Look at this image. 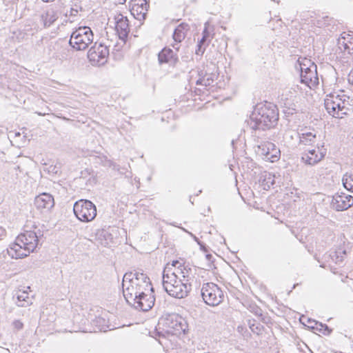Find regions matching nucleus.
Wrapping results in <instances>:
<instances>
[{
  "mask_svg": "<svg viewBox=\"0 0 353 353\" xmlns=\"http://www.w3.org/2000/svg\"><path fill=\"white\" fill-rule=\"evenodd\" d=\"M346 254V251L342 249H339L334 252H332L329 254V257L335 263H340L343 261L344 256Z\"/></svg>",
  "mask_w": 353,
  "mask_h": 353,
  "instance_id": "nucleus-26",
  "label": "nucleus"
},
{
  "mask_svg": "<svg viewBox=\"0 0 353 353\" xmlns=\"http://www.w3.org/2000/svg\"><path fill=\"white\" fill-rule=\"evenodd\" d=\"M202 34H203V36L200 40V43H205V41L210 37V32H208V28L206 27V26H205V28L203 31Z\"/></svg>",
  "mask_w": 353,
  "mask_h": 353,
  "instance_id": "nucleus-32",
  "label": "nucleus"
},
{
  "mask_svg": "<svg viewBox=\"0 0 353 353\" xmlns=\"http://www.w3.org/2000/svg\"><path fill=\"white\" fill-rule=\"evenodd\" d=\"M342 181L343 186L346 189L353 192V174L346 173L344 174Z\"/></svg>",
  "mask_w": 353,
  "mask_h": 353,
  "instance_id": "nucleus-28",
  "label": "nucleus"
},
{
  "mask_svg": "<svg viewBox=\"0 0 353 353\" xmlns=\"http://www.w3.org/2000/svg\"><path fill=\"white\" fill-rule=\"evenodd\" d=\"M44 170L48 172L49 174H57L59 172V168L57 165H50L48 167L44 168Z\"/></svg>",
  "mask_w": 353,
  "mask_h": 353,
  "instance_id": "nucleus-30",
  "label": "nucleus"
},
{
  "mask_svg": "<svg viewBox=\"0 0 353 353\" xmlns=\"http://www.w3.org/2000/svg\"><path fill=\"white\" fill-rule=\"evenodd\" d=\"M44 27L50 26L57 19L54 10H48L41 16Z\"/></svg>",
  "mask_w": 353,
  "mask_h": 353,
  "instance_id": "nucleus-24",
  "label": "nucleus"
},
{
  "mask_svg": "<svg viewBox=\"0 0 353 353\" xmlns=\"http://www.w3.org/2000/svg\"><path fill=\"white\" fill-rule=\"evenodd\" d=\"M319 326L321 327V328L319 329V331H322L323 329L324 330L323 331V333L324 334L330 333L331 330H330V328L328 327V326L327 325L320 323Z\"/></svg>",
  "mask_w": 353,
  "mask_h": 353,
  "instance_id": "nucleus-35",
  "label": "nucleus"
},
{
  "mask_svg": "<svg viewBox=\"0 0 353 353\" xmlns=\"http://www.w3.org/2000/svg\"><path fill=\"white\" fill-rule=\"evenodd\" d=\"M12 327L14 330L19 331L23 329V323L20 320H14L12 322Z\"/></svg>",
  "mask_w": 353,
  "mask_h": 353,
  "instance_id": "nucleus-31",
  "label": "nucleus"
},
{
  "mask_svg": "<svg viewBox=\"0 0 353 353\" xmlns=\"http://www.w3.org/2000/svg\"><path fill=\"white\" fill-rule=\"evenodd\" d=\"M93 38L92 31L89 27H79L72 32L69 44L76 50H84L92 43Z\"/></svg>",
  "mask_w": 353,
  "mask_h": 353,
  "instance_id": "nucleus-5",
  "label": "nucleus"
},
{
  "mask_svg": "<svg viewBox=\"0 0 353 353\" xmlns=\"http://www.w3.org/2000/svg\"><path fill=\"white\" fill-rule=\"evenodd\" d=\"M189 30V26L187 23H182L179 24L174 30L172 37L175 43L172 44V47L176 50L179 49V43H181L185 37L187 32Z\"/></svg>",
  "mask_w": 353,
  "mask_h": 353,
  "instance_id": "nucleus-19",
  "label": "nucleus"
},
{
  "mask_svg": "<svg viewBox=\"0 0 353 353\" xmlns=\"http://www.w3.org/2000/svg\"><path fill=\"white\" fill-rule=\"evenodd\" d=\"M172 267L167 264L163 272V287L166 292L171 296L177 299L186 297L192 290V285L185 283L174 275L170 274Z\"/></svg>",
  "mask_w": 353,
  "mask_h": 353,
  "instance_id": "nucleus-4",
  "label": "nucleus"
},
{
  "mask_svg": "<svg viewBox=\"0 0 353 353\" xmlns=\"http://www.w3.org/2000/svg\"><path fill=\"white\" fill-rule=\"evenodd\" d=\"M39 245V236L34 230H24L8 248V254L13 259H23L34 252Z\"/></svg>",
  "mask_w": 353,
  "mask_h": 353,
  "instance_id": "nucleus-3",
  "label": "nucleus"
},
{
  "mask_svg": "<svg viewBox=\"0 0 353 353\" xmlns=\"http://www.w3.org/2000/svg\"><path fill=\"white\" fill-rule=\"evenodd\" d=\"M159 62L162 63H170V65H174L178 57L176 54L170 48H163L158 54Z\"/></svg>",
  "mask_w": 353,
  "mask_h": 353,
  "instance_id": "nucleus-21",
  "label": "nucleus"
},
{
  "mask_svg": "<svg viewBox=\"0 0 353 353\" xmlns=\"http://www.w3.org/2000/svg\"><path fill=\"white\" fill-rule=\"evenodd\" d=\"M279 119L276 106L270 103L258 104L248 121L251 129L266 130L274 128Z\"/></svg>",
  "mask_w": 353,
  "mask_h": 353,
  "instance_id": "nucleus-2",
  "label": "nucleus"
},
{
  "mask_svg": "<svg viewBox=\"0 0 353 353\" xmlns=\"http://www.w3.org/2000/svg\"><path fill=\"white\" fill-rule=\"evenodd\" d=\"M32 303V299L29 296L27 291L19 290L17 293L16 304L19 307H28Z\"/></svg>",
  "mask_w": 353,
  "mask_h": 353,
  "instance_id": "nucleus-23",
  "label": "nucleus"
},
{
  "mask_svg": "<svg viewBox=\"0 0 353 353\" xmlns=\"http://www.w3.org/2000/svg\"><path fill=\"white\" fill-rule=\"evenodd\" d=\"M159 323L162 324L168 332L174 334L184 333L188 327L185 319L175 313L165 315L160 320Z\"/></svg>",
  "mask_w": 353,
  "mask_h": 353,
  "instance_id": "nucleus-8",
  "label": "nucleus"
},
{
  "mask_svg": "<svg viewBox=\"0 0 353 353\" xmlns=\"http://www.w3.org/2000/svg\"><path fill=\"white\" fill-rule=\"evenodd\" d=\"M172 267V272L170 274L174 275L185 283H191L192 280V268L185 265L184 263L179 261H173L172 263H168Z\"/></svg>",
  "mask_w": 353,
  "mask_h": 353,
  "instance_id": "nucleus-11",
  "label": "nucleus"
},
{
  "mask_svg": "<svg viewBox=\"0 0 353 353\" xmlns=\"http://www.w3.org/2000/svg\"><path fill=\"white\" fill-rule=\"evenodd\" d=\"M347 80L350 84L353 85V69L349 73L347 76Z\"/></svg>",
  "mask_w": 353,
  "mask_h": 353,
  "instance_id": "nucleus-37",
  "label": "nucleus"
},
{
  "mask_svg": "<svg viewBox=\"0 0 353 353\" xmlns=\"http://www.w3.org/2000/svg\"><path fill=\"white\" fill-rule=\"evenodd\" d=\"M73 211L77 218L83 222H90L97 216L96 205L90 200L80 199L76 201Z\"/></svg>",
  "mask_w": 353,
  "mask_h": 353,
  "instance_id": "nucleus-6",
  "label": "nucleus"
},
{
  "mask_svg": "<svg viewBox=\"0 0 353 353\" xmlns=\"http://www.w3.org/2000/svg\"><path fill=\"white\" fill-rule=\"evenodd\" d=\"M299 67L301 73H303V71H308L309 69H316V65L313 63L310 59H303L301 61H299Z\"/></svg>",
  "mask_w": 353,
  "mask_h": 353,
  "instance_id": "nucleus-27",
  "label": "nucleus"
},
{
  "mask_svg": "<svg viewBox=\"0 0 353 353\" xmlns=\"http://www.w3.org/2000/svg\"><path fill=\"white\" fill-rule=\"evenodd\" d=\"M37 114L38 115H40V116H44V115H46V113H42V112H37Z\"/></svg>",
  "mask_w": 353,
  "mask_h": 353,
  "instance_id": "nucleus-43",
  "label": "nucleus"
},
{
  "mask_svg": "<svg viewBox=\"0 0 353 353\" xmlns=\"http://www.w3.org/2000/svg\"><path fill=\"white\" fill-rule=\"evenodd\" d=\"M205 44V43H200V41H199V43L197 45V49L196 50V54H203L205 51V48H203V46Z\"/></svg>",
  "mask_w": 353,
  "mask_h": 353,
  "instance_id": "nucleus-34",
  "label": "nucleus"
},
{
  "mask_svg": "<svg viewBox=\"0 0 353 353\" xmlns=\"http://www.w3.org/2000/svg\"><path fill=\"white\" fill-rule=\"evenodd\" d=\"M316 134L314 130L312 131H304L299 133V142L300 144L305 145H313L316 142Z\"/></svg>",
  "mask_w": 353,
  "mask_h": 353,
  "instance_id": "nucleus-22",
  "label": "nucleus"
},
{
  "mask_svg": "<svg viewBox=\"0 0 353 353\" xmlns=\"http://www.w3.org/2000/svg\"><path fill=\"white\" fill-rule=\"evenodd\" d=\"M333 208L337 211H343L353 205V196L345 193L336 194L331 203Z\"/></svg>",
  "mask_w": 353,
  "mask_h": 353,
  "instance_id": "nucleus-14",
  "label": "nucleus"
},
{
  "mask_svg": "<svg viewBox=\"0 0 353 353\" xmlns=\"http://www.w3.org/2000/svg\"><path fill=\"white\" fill-rule=\"evenodd\" d=\"M116 30L119 34V39L125 41L130 32L128 19L126 17L119 14L115 17Z\"/></svg>",
  "mask_w": 353,
  "mask_h": 353,
  "instance_id": "nucleus-18",
  "label": "nucleus"
},
{
  "mask_svg": "<svg viewBox=\"0 0 353 353\" xmlns=\"http://www.w3.org/2000/svg\"><path fill=\"white\" fill-rule=\"evenodd\" d=\"M199 76L201 77L196 80V85H202L205 87L209 86L212 85V83L214 82V74H205L203 75V72H201V74H199Z\"/></svg>",
  "mask_w": 353,
  "mask_h": 353,
  "instance_id": "nucleus-25",
  "label": "nucleus"
},
{
  "mask_svg": "<svg viewBox=\"0 0 353 353\" xmlns=\"http://www.w3.org/2000/svg\"><path fill=\"white\" fill-rule=\"evenodd\" d=\"M108 165L110 167H112L113 170H117V171H119L120 170V166L114 163H112L111 161H108Z\"/></svg>",
  "mask_w": 353,
  "mask_h": 353,
  "instance_id": "nucleus-36",
  "label": "nucleus"
},
{
  "mask_svg": "<svg viewBox=\"0 0 353 353\" xmlns=\"http://www.w3.org/2000/svg\"><path fill=\"white\" fill-rule=\"evenodd\" d=\"M123 294L128 303H132L137 296L152 291V287L149 277L143 272H126L122 281Z\"/></svg>",
  "mask_w": 353,
  "mask_h": 353,
  "instance_id": "nucleus-1",
  "label": "nucleus"
},
{
  "mask_svg": "<svg viewBox=\"0 0 353 353\" xmlns=\"http://www.w3.org/2000/svg\"><path fill=\"white\" fill-rule=\"evenodd\" d=\"M109 55L108 48L103 43H95L88 50V57L92 65H103Z\"/></svg>",
  "mask_w": 353,
  "mask_h": 353,
  "instance_id": "nucleus-10",
  "label": "nucleus"
},
{
  "mask_svg": "<svg viewBox=\"0 0 353 353\" xmlns=\"http://www.w3.org/2000/svg\"><path fill=\"white\" fill-rule=\"evenodd\" d=\"M108 234V232H105V230H98L97 234H96V236H95V239L97 241H99V243L101 245H103V246H107L108 245V242H106L105 241H103V238H105V236Z\"/></svg>",
  "mask_w": 353,
  "mask_h": 353,
  "instance_id": "nucleus-29",
  "label": "nucleus"
},
{
  "mask_svg": "<svg viewBox=\"0 0 353 353\" xmlns=\"http://www.w3.org/2000/svg\"><path fill=\"white\" fill-rule=\"evenodd\" d=\"M78 12L77 9L71 8L70 10V15L75 16Z\"/></svg>",
  "mask_w": 353,
  "mask_h": 353,
  "instance_id": "nucleus-40",
  "label": "nucleus"
},
{
  "mask_svg": "<svg viewBox=\"0 0 353 353\" xmlns=\"http://www.w3.org/2000/svg\"><path fill=\"white\" fill-rule=\"evenodd\" d=\"M296 112L295 108H289L288 110H286V113L293 114L294 112Z\"/></svg>",
  "mask_w": 353,
  "mask_h": 353,
  "instance_id": "nucleus-38",
  "label": "nucleus"
},
{
  "mask_svg": "<svg viewBox=\"0 0 353 353\" xmlns=\"http://www.w3.org/2000/svg\"><path fill=\"white\" fill-rule=\"evenodd\" d=\"M125 1L126 0H118V3L121 4L124 3Z\"/></svg>",
  "mask_w": 353,
  "mask_h": 353,
  "instance_id": "nucleus-41",
  "label": "nucleus"
},
{
  "mask_svg": "<svg viewBox=\"0 0 353 353\" xmlns=\"http://www.w3.org/2000/svg\"><path fill=\"white\" fill-rule=\"evenodd\" d=\"M256 152L262 156L265 159L271 162H275L279 160L280 156V150L272 142H262L257 146Z\"/></svg>",
  "mask_w": 353,
  "mask_h": 353,
  "instance_id": "nucleus-12",
  "label": "nucleus"
},
{
  "mask_svg": "<svg viewBox=\"0 0 353 353\" xmlns=\"http://www.w3.org/2000/svg\"><path fill=\"white\" fill-rule=\"evenodd\" d=\"M34 205L38 210L41 211H48L54 205L53 196L48 193H42L34 199Z\"/></svg>",
  "mask_w": 353,
  "mask_h": 353,
  "instance_id": "nucleus-17",
  "label": "nucleus"
},
{
  "mask_svg": "<svg viewBox=\"0 0 353 353\" xmlns=\"http://www.w3.org/2000/svg\"><path fill=\"white\" fill-rule=\"evenodd\" d=\"M131 13L139 21L146 17L149 5L146 0H130Z\"/></svg>",
  "mask_w": 353,
  "mask_h": 353,
  "instance_id": "nucleus-15",
  "label": "nucleus"
},
{
  "mask_svg": "<svg viewBox=\"0 0 353 353\" xmlns=\"http://www.w3.org/2000/svg\"><path fill=\"white\" fill-rule=\"evenodd\" d=\"M340 353H353V343L352 342H348L347 346L344 348V350Z\"/></svg>",
  "mask_w": 353,
  "mask_h": 353,
  "instance_id": "nucleus-33",
  "label": "nucleus"
},
{
  "mask_svg": "<svg viewBox=\"0 0 353 353\" xmlns=\"http://www.w3.org/2000/svg\"><path fill=\"white\" fill-rule=\"evenodd\" d=\"M5 234L6 230L2 227H0V239L2 238V236H5Z\"/></svg>",
  "mask_w": 353,
  "mask_h": 353,
  "instance_id": "nucleus-39",
  "label": "nucleus"
},
{
  "mask_svg": "<svg viewBox=\"0 0 353 353\" xmlns=\"http://www.w3.org/2000/svg\"><path fill=\"white\" fill-rule=\"evenodd\" d=\"M155 298L154 295V288L149 292H144V294L137 296L136 300L132 301V303H129L134 307V308L147 312L150 310L154 305Z\"/></svg>",
  "mask_w": 353,
  "mask_h": 353,
  "instance_id": "nucleus-13",
  "label": "nucleus"
},
{
  "mask_svg": "<svg viewBox=\"0 0 353 353\" xmlns=\"http://www.w3.org/2000/svg\"><path fill=\"white\" fill-rule=\"evenodd\" d=\"M325 152L318 148V150L312 149L305 151L301 157V160L307 165H314L320 162L325 157Z\"/></svg>",
  "mask_w": 353,
  "mask_h": 353,
  "instance_id": "nucleus-16",
  "label": "nucleus"
},
{
  "mask_svg": "<svg viewBox=\"0 0 353 353\" xmlns=\"http://www.w3.org/2000/svg\"><path fill=\"white\" fill-rule=\"evenodd\" d=\"M201 294L204 302L210 306L219 305L224 299V294L221 289L213 283H204L202 285Z\"/></svg>",
  "mask_w": 353,
  "mask_h": 353,
  "instance_id": "nucleus-7",
  "label": "nucleus"
},
{
  "mask_svg": "<svg viewBox=\"0 0 353 353\" xmlns=\"http://www.w3.org/2000/svg\"><path fill=\"white\" fill-rule=\"evenodd\" d=\"M324 105L327 112L334 117L342 118L346 114L345 99H343L339 94L327 96Z\"/></svg>",
  "mask_w": 353,
  "mask_h": 353,
  "instance_id": "nucleus-9",
  "label": "nucleus"
},
{
  "mask_svg": "<svg viewBox=\"0 0 353 353\" xmlns=\"http://www.w3.org/2000/svg\"><path fill=\"white\" fill-rule=\"evenodd\" d=\"M301 82L305 84L309 88L314 87L319 84V77L316 69H309L308 71H303L301 73Z\"/></svg>",
  "mask_w": 353,
  "mask_h": 353,
  "instance_id": "nucleus-20",
  "label": "nucleus"
},
{
  "mask_svg": "<svg viewBox=\"0 0 353 353\" xmlns=\"http://www.w3.org/2000/svg\"><path fill=\"white\" fill-rule=\"evenodd\" d=\"M43 2H46V3H49V2H52L54 1V0H42Z\"/></svg>",
  "mask_w": 353,
  "mask_h": 353,
  "instance_id": "nucleus-42",
  "label": "nucleus"
}]
</instances>
